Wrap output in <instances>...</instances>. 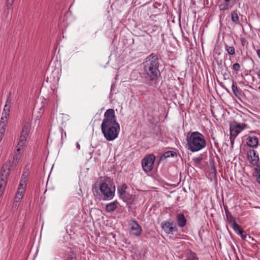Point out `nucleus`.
I'll use <instances>...</instances> for the list:
<instances>
[{
    "label": "nucleus",
    "mask_w": 260,
    "mask_h": 260,
    "mask_svg": "<svg viewBox=\"0 0 260 260\" xmlns=\"http://www.w3.org/2000/svg\"><path fill=\"white\" fill-rule=\"evenodd\" d=\"M101 127L102 132L107 141H113L118 137L120 125L117 122L114 109H109L106 111Z\"/></svg>",
    "instance_id": "1"
},
{
    "label": "nucleus",
    "mask_w": 260,
    "mask_h": 260,
    "mask_svg": "<svg viewBox=\"0 0 260 260\" xmlns=\"http://www.w3.org/2000/svg\"><path fill=\"white\" fill-rule=\"evenodd\" d=\"M159 65L160 63L158 58L154 53H151L148 55L143 62L144 73L149 78V80L147 82L148 85H151V81L157 80L160 77Z\"/></svg>",
    "instance_id": "2"
},
{
    "label": "nucleus",
    "mask_w": 260,
    "mask_h": 260,
    "mask_svg": "<svg viewBox=\"0 0 260 260\" xmlns=\"http://www.w3.org/2000/svg\"><path fill=\"white\" fill-rule=\"evenodd\" d=\"M186 145L188 150L192 152H198L206 146L204 135L199 132L188 133L186 137Z\"/></svg>",
    "instance_id": "3"
},
{
    "label": "nucleus",
    "mask_w": 260,
    "mask_h": 260,
    "mask_svg": "<svg viewBox=\"0 0 260 260\" xmlns=\"http://www.w3.org/2000/svg\"><path fill=\"white\" fill-rule=\"evenodd\" d=\"M99 189L101 193L100 200L110 201L114 198L115 192V186L110 178L107 177L105 181L100 184Z\"/></svg>",
    "instance_id": "4"
},
{
    "label": "nucleus",
    "mask_w": 260,
    "mask_h": 260,
    "mask_svg": "<svg viewBox=\"0 0 260 260\" xmlns=\"http://www.w3.org/2000/svg\"><path fill=\"white\" fill-rule=\"evenodd\" d=\"M31 129V123L29 119L26 120L22 127L21 135L17 145V152L23 151V148L25 145L27 139Z\"/></svg>",
    "instance_id": "5"
},
{
    "label": "nucleus",
    "mask_w": 260,
    "mask_h": 260,
    "mask_svg": "<svg viewBox=\"0 0 260 260\" xmlns=\"http://www.w3.org/2000/svg\"><path fill=\"white\" fill-rule=\"evenodd\" d=\"M247 128L248 126L245 123L233 122L230 125V139H235L241 132Z\"/></svg>",
    "instance_id": "6"
},
{
    "label": "nucleus",
    "mask_w": 260,
    "mask_h": 260,
    "mask_svg": "<svg viewBox=\"0 0 260 260\" xmlns=\"http://www.w3.org/2000/svg\"><path fill=\"white\" fill-rule=\"evenodd\" d=\"M127 186L126 184H122L117 188V193L120 198L123 202L126 203L131 202L133 199V196L126 192Z\"/></svg>",
    "instance_id": "7"
},
{
    "label": "nucleus",
    "mask_w": 260,
    "mask_h": 260,
    "mask_svg": "<svg viewBox=\"0 0 260 260\" xmlns=\"http://www.w3.org/2000/svg\"><path fill=\"white\" fill-rule=\"evenodd\" d=\"M155 158V156L153 154H149L143 158L142 166L145 172H149L151 171Z\"/></svg>",
    "instance_id": "8"
},
{
    "label": "nucleus",
    "mask_w": 260,
    "mask_h": 260,
    "mask_svg": "<svg viewBox=\"0 0 260 260\" xmlns=\"http://www.w3.org/2000/svg\"><path fill=\"white\" fill-rule=\"evenodd\" d=\"M161 226L164 232L168 234H173L174 232L177 231L175 225L171 220L161 222Z\"/></svg>",
    "instance_id": "9"
},
{
    "label": "nucleus",
    "mask_w": 260,
    "mask_h": 260,
    "mask_svg": "<svg viewBox=\"0 0 260 260\" xmlns=\"http://www.w3.org/2000/svg\"><path fill=\"white\" fill-rule=\"evenodd\" d=\"M128 224L131 228V233L136 236H139L141 235L142 232V229L141 226L138 223L134 220H131L128 222Z\"/></svg>",
    "instance_id": "10"
},
{
    "label": "nucleus",
    "mask_w": 260,
    "mask_h": 260,
    "mask_svg": "<svg viewBox=\"0 0 260 260\" xmlns=\"http://www.w3.org/2000/svg\"><path fill=\"white\" fill-rule=\"evenodd\" d=\"M247 159L249 163L254 166H257L259 161L258 155L256 154L254 150H250L247 151Z\"/></svg>",
    "instance_id": "11"
},
{
    "label": "nucleus",
    "mask_w": 260,
    "mask_h": 260,
    "mask_svg": "<svg viewBox=\"0 0 260 260\" xmlns=\"http://www.w3.org/2000/svg\"><path fill=\"white\" fill-rule=\"evenodd\" d=\"M239 0H224L219 5L220 10L224 11L232 8Z\"/></svg>",
    "instance_id": "12"
},
{
    "label": "nucleus",
    "mask_w": 260,
    "mask_h": 260,
    "mask_svg": "<svg viewBox=\"0 0 260 260\" xmlns=\"http://www.w3.org/2000/svg\"><path fill=\"white\" fill-rule=\"evenodd\" d=\"M246 143L248 146L253 149L256 148L258 144V138L253 136H248L245 138Z\"/></svg>",
    "instance_id": "13"
},
{
    "label": "nucleus",
    "mask_w": 260,
    "mask_h": 260,
    "mask_svg": "<svg viewBox=\"0 0 260 260\" xmlns=\"http://www.w3.org/2000/svg\"><path fill=\"white\" fill-rule=\"evenodd\" d=\"M119 204L116 200L107 204L105 207V211L108 213L115 211Z\"/></svg>",
    "instance_id": "14"
},
{
    "label": "nucleus",
    "mask_w": 260,
    "mask_h": 260,
    "mask_svg": "<svg viewBox=\"0 0 260 260\" xmlns=\"http://www.w3.org/2000/svg\"><path fill=\"white\" fill-rule=\"evenodd\" d=\"M176 220L178 226L180 228H183L186 224V219L182 213H179L176 215Z\"/></svg>",
    "instance_id": "15"
},
{
    "label": "nucleus",
    "mask_w": 260,
    "mask_h": 260,
    "mask_svg": "<svg viewBox=\"0 0 260 260\" xmlns=\"http://www.w3.org/2000/svg\"><path fill=\"white\" fill-rule=\"evenodd\" d=\"M9 116V108L5 105L1 119L0 124L6 125L7 123L8 118Z\"/></svg>",
    "instance_id": "16"
},
{
    "label": "nucleus",
    "mask_w": 260,
    "mask_h": 260,
    "mask_svg": "<svg viewBox=\"0 0 260 260\" xmlns=\"http://www.w3.org/2000/svg\"><path fill=\"white\" fill-rule=\"evenodd\" d=\"M252 176L255 179V181L260 184V164L256 166L253 170Z\"/></svg>",
    "instance_id": "17"
},
{
    "label": "nucleus",
    "mask_w": 260,
    "mask_h": 260,
    "mask_svg": "<svg viewBox=\"0 0 260 260\" xmlns=\"http://www.w3.org/2000/svg\"><path fill=\"white\" fill-rule=\"evenodd\" d=\"M27 176L26 172L23 173L18 189H23V190H25L26 186Z\"/></svg>",
    "instance_id": "18"
},
{
    "label": "nucleus",
    "mask_w": 260,
    "mask_h": 260,
    "mask_svg": "<svg viewBox=\"0 0 260 260\" xmlns=\"http://www.w3.org/2000/svg\"><path fill=\"white\" fill-rule=\"evenodd\" d=\"M231 19L235 24L240 23L239 17L237 10L234 11L231 13Z\"/></svg>",
    "instance_id": "19"
},
{
    "label": "nucleus",
    "mask_w": 260,
    "mask_h": 260,
    "mask_svg": "<svg viewBox=\"0 0 260 260\" xmlns=\"http://www.w3.org/2000/svg\"><path fill=\"white\" fill-rule=\"evenodd\" d=\"M225 215L226 220L230 225L236 222V219L233 217L229 211L225 210Z\"/></svg>",
    "instance_id": "20"
},
{
    "label": "nucleus",
    "mask_w": 260,
    "mask_h": 260,
    "mask_svg": "<svg viewBox=\"0 0 260 260\" xmlns=\"http://www.w3.org/2000/svg\"><path fill=\"white\" fill-rule=\"evenodd\" d=\"M22 151H20V152H17V149L16 151L15 152L14 155L13 156V159L12 163L16 165L17 163H18L19 160L20 158V155Z\"/></svg>",
    "instance_id": "21"
},
{
    "label": "nucleus",
    "mask_w": 260,
    "mask_h": 260,
    "mask_svg": "<svg viewBox=\"0 0 260 260\" xmlns=\"http://www.w3.org/2000/svg\"><path fill=\"white\" fill-rule=\"evenodd\" d=\"M232 69L233 71V74H238L241 70V66L239 63L236 62L233 64Z\"/></svg>",
    "instance_id": "22"
},
{
    "label": "nucleus",
    "mask_w": 260,
    "mask_h": 260,
    "mask_svg": "<svg viewBox=\"0 0 260 260\" xmlns=\"http://www.w3.org/2000/svg\"><path fill=\"white\" fill-rule=\"evenodd\" d=\"M231 226L233 228V229L234 230V231L237 233L238 235L239 233H240L243 230L240 225H239L236 222L233 223L231 224Z\"/></svg>",
    "instance_id": "23"
},
{
    "label": "nucleus",
    "mask_w": 260,
    "mask_h": 260,
    "mask_svg": "<svg viewBox=\"0 0 260 260\" xmlns=\"http://www.w3.org/2000/svg\"><path fill=\"white\" fill-rule=\"evenodd\" d=\"M225 50L230 55H233L235 54V49L233 46H230L228 45H225Z\"/></svg>",
    "instance_id": "24"
},
{
    "label": "nucleus",
    "mask_w": 260,
    "mask_h": 260,
    "mask_svg": "<svg viewBox=\"0 0 260 260\" xmlns=\"http://www.w3.org/2000/svg\"><path fill=\"white\" fill-rule=\"evenodd\" d=\"M232 89L236 96H238V95L240 94V92L238 90V86L235 82H233Z\"/></svg>",
    "instance_id": "25"
},
{
    "label": "nucleus",
    "mask_w": 260,
    "mask_h": 260,
    "mask_svg": "<svg viewBox=\"0 0 260 260\" xmlns=\"http://www.w3.org/2000/svg\"><path fill=\"white\" fill-rule=\"evenodd\" d=\"M177 155V153L173 151H168L165 152L163 154V157H164L165 158L170 157H174Z\"/></svg>",
    "instance_id": "26"
},
{
    "label": "nucleus",
    "mask_w": 260,
    "mask_h": 260,
    "mask_svg": "<svg viewBox=\"0 0 260 260\" xmlns=\"http://www.w3.org/2000/svg\"><path fill=\"white\" fill-rule=\"evenodd\" d=\"M22 196L19 197L18 196L16 195L15 197V200L13 203V207L17 208L19 205V203L22 199Z\"/></svg>",
    "instance_id": "27"
},
{
    "label": "nucleus",
    "mask_w": 260,
    "mask_h": 260,
    "mask_svg": "<svg viewBox=\"0 0 260 260\" xmlns=\"http://www.w3.org/2000/svg\"><path fill=\"white\" fill-rule=\"evenodd\" d=\"M5 126L6 125H4L3 123L0 124V143L2 141L3 135L5 133Z\"/></svg>",
    "instance_id": "28"
},
{
    "label": "nucleus",
    "mask_w": 260,
    "mask_h": 260,
    "mask_svg": "<svg viewBox=\"0 0 260 260\" xmlns=\"http://www.w3.org/2000/svg\"><path fill=\"white\" fill-rule=\"evenodd\" d=\"M187 260H199V258L197 257L196 253L190 252L187 256Z\"/></svg>",
    "instance_id": "29"
},
{
    "label": "nucleus",
    "mask_w": 260,
    "mask_h": 260,
    "mask_svg": "<svg viewBox=\"0 0 260 260\" xmlns=\"http://www.w3.org/2000/svg\"><path fill=\"white\" fill-rule=\"evenodd\" d=\"M239 235L242 239L244 241H247V237H248V235L243 230H242L240 233L238 234Z\"/></svg>",
    "instance_id": "30"
},
{
    "label": "nucleus",
    "mask_w": 260,
    "mask_h": 260,
    "mask_svg": "<svg viewBox=\"0 0 260 260\" xmlns=\"http://www.w3.org/2000/svg\"><path fill=\"white\" fill-rule=\"evenodd\" d=\"M25 190H23V189H18V190L17 191V193L16 195L18 196L19 197L22 196V198L23 197V193L24 192Z\"/></svg>",
    "instance_id": "31"
},
{
    "label": "nucleus",
    "mask_w": 260,
    "mask_h": 260,
    "mask_svg": "<svg viewBox=\"0 0 260 260\" xmlns=\"http://www.w3.org/2000/svg\"><path fill=\"white\" fill-rule=\"evenodd\" d=\"M14 0H7V7L8 9H9L11 8V6L14 2Z\"/></svg>",
    "instance_id": "32"
},
{
    "label": "nucleus",
    "mask_w": 260,
    "mask_h": 260,
    "mask_svg": "<svg viewBox=\"0 0 260 260\" xmlns=\"http://www.w3.org/2000/svg\"><path fill=\"white\" fill-rule=\"evenodd\" d=\"M240 42L242 46H245V44L247 43V41L245 38H241L240 39Z\"/></svg>",
    "instance_id": "33"
},
{
    "label": "nucleus",
    "mask_w": 260,
    "mask_h": 260,
    "mask_svg": "<svg viewBox=\"0 0 260 260\" xmlns=\"http://www.w3.org/2000/svg\"><path fill=\"white\" fill-rule=\"evenodd\" d=\"M76 146L78 150H79L80 149V146L78 142H77L76 143Z\"/></svg>",
    "instance_id": "34"
},
{
    "label": "nucleus",
    "mask_w": 260,
    "mask_h": 260,
    "mask_svg": "<svg viewBox=\"0 0 260 260\" xmlns=\"http://www.w3.org/2000/svg\"><path fill=\"white\" fill-rule=\"evenodd\" d=\"M258 57L260 58V49H258L256 51Z\"/></svg>",
    "instance_id": "35"
},
{
    "label": "nucleus",
    "mask_w": 260,
    "mask_h": 260,
    "mask_svg": "<svg viewBox=\"0 0 260 260\" xmlns=\"http://www.w3.org/2000/svg\"><path fill=\"white\" fill-rule=\"evenodd\" d=\"M201 160V159L199 158H196V159H194V161L197 162H200Z\"/></svg>",
    "instance_id": "36"
},
{
    "label": "nucleus",
    "mask_w": 260,
    "mask_h": 260,
    "mask_svg": "<svg viewBox=\"0 0 260 260\" xmlns=\"http://www.w3.org/2000/svg\"><path fill=\"white\" fill-rule=\"evenodd\" d=\"M230 140H231V144H232V145H233V143H234V139L233 138H232V139H230Z\"/></svg>",
    "instance_id": "37"
},
{
    "label": "nucleus",
    "mask_w": 260,
    "mask_h": 260,
    "mask_svg": "<svg viewBox=\"0 0 260 260\" xmlns=\"http://www.w3.org/2000/svg\"><path fill=\"white\" fill-rule=\"evenodd\" d=\"M257 75L258 77H259V78L260 79V71H259L257 73Z\"/></svg>",
    "instance_id": "38"
},
{
    "label": "nucleus",
    "mask_w": 260,
    "mask_h": 260,
    "mask_svg": "<svg viewBox=\"0 0 260 260\" xmlns=\"http://www.w3.org/2000/svg\"><path fill=\"white\" fill-rule=\"evenodd\" d=\"M251 239L252 240H253V238L250 236H249V235H248V237H247V239Z\"/></svg>",
    "instance_id": "39"
},
{
    "label": "nucleus",
    "mask_w": 260,
    "mask_h": 260,
    "mask_svg": "<svg viewBox=\"0 0 260 260\" xmlns=\"http://www.w3.org/2000/svg\"><path fill=\"white\" fill-rule=\"evenodd\" d=\"M115 87L114 84H112V85H111V90H112V88H113V87Z\"/></svg>",
    "instance_id": "40"
},
{
    "label": "nucleus",
    "mask_w": 260,
    "mask_h": 260,
    "mask_svg": "<svg viewBox=\"0 0 260 260\" xmlns=\"http://www.w3.org/2000/svg\"><path fill=\"white\" fill-rule=\"evenodd\" d=\"M67 260H73V257H69Z\"/></svg>",
    "instance_id": "41"
}]
</instances>
